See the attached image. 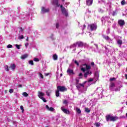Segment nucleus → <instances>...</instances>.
Instances as JSON below:
<instances>
[{"instance_id": "obj_1", "label": "nucleus", "mask_w": 127, "mask_h": 127, "mask_svg": "<svg viewBox=\"0 0 127 127\" xmlns=\"http://www.w3.org/2000/svg\"><path fill=\"white\" fill-rule=\"evenodd\" d=\"M91 69V66L87 65L86 64H83L81 66V70L82 72H86L84 74L85 78H87L88 77V75H91L92 74V71L90 70Z\"/></svg>"}, {"instance_id": "obj_2", "label": "nucleus", "mask_w": 127, "mask_h": 127, "mask_svg": "<svg viewBox=\"0 0 127 127\" xmlns=\"http://www.w3.org/2000/svg\"><path fill=\"white\" fill-rule=\"evenodd\" d=\"M61 10L63 15L66 16V17L69 16V11L68 10V9L63 7L62 5H61Z\"/></svg>"}, {"instance_id": "obj_3", "label": "nucleus", "mask_w": 127, "mask_h": 127, "mask_svg": "<svg viewBox=\"0 0 127 127\" xmlns=\"http://www.w3.org/2000/svg\"><path fill=\"white\" fill-rule=\"evenodd\" d=\"M77 46V48H82L84 46V43L81 41L77 42L76 44L71 45L70 48H74Z\"/></svg>"}, {"instance_id": "obj_4", "label": "nucleus", "mask_w": 127, "mask_h": 127, "mask_svg": "<svg viewBox=\"0 0 127 127\" xmlns=\"http://www.w3.org/2000/svg\"><path fill=\"white\" fill-rule=\"evenodd\" d=\"M87 28L88 29L91 30V31L96 30V29H97V25L95 24H91L90 25H88Z\"/></svg>"}, {"instance_id": "obj_5", "label": "nucleus", "mask_w": 127, "mask_h": 127, "mask_svg": "<svg viewBox=\"0 0 127 127\" xmlns=\"http://www.w3.org/2000/svg\"><path fill=\"white\" fill-rule=\"evenodd\" d=\"M57 90H58L60 92H66L67 91V88H66L64 86H58L57 87Z\"/></svg>"}, {"instance_id": "obj_6", "label": "nucleus", "mask_w": 127, "mask_h": 127, "mask_svg": "<svg viewBox=\"0 0 127 127\" xmlns=\"http://www.w3.org/2000/svg\"><path fill=\"white\" fill-rule=\"evenodd\" d=\"M86 83H87V81H85L82 84L76 83V88L78 89V90H80V88H81V87H83L84 88V87H85V84H86Z\"/></svg>"}, {"instance_id": "obj_7", "label": "nucleus", "mask_w": 127, "mask_h": 127, "mask_svg": "<svg viewBox=\"0 0 127 127\" xmlns=\"http://www.w3.org/2000/svg\"><path fill=\"white\" fill-rule=\"evenodd\" d=\"M61 109L64 114H66V115H70L71 111L65 109L64 107H62Z\"/></svg>"}, {"instance_id": "obj_8", "label": "nucleus", "mask_w": 127, "mask_h": 127, "mask_svg": "<svg viewBox=\"0 0 127 127\" xmlns=\"http://www.w3.org/2000/svg\"><path fill=\"white\" fill-rule=\"evenodd\" d=\"M52 3L53 5H56V6H60V4L58 3V0H52Z\"/></svg>"}, {"instance_id": "obj_9", "label": "nucleus", "mask_w": 127, "mask_h": 127, "mask_svg": "<svg viewBox=\"0 0 127 127\" xmlns=\"http://www.w3.org/2000/svg\"><path fill=\"white\" fill-rule=\"evenodd\" d=\"M49 11V9L45 7H42L41 9L42 13H46V12H48Z\"/></svg>"}, {"instance_id": "obj_10", "label": "nucleus", "mask_w": 127, "mask_h": 127, "mask_svg": "<svg viewBox=\"0 0 127 127\" xmlns=\"http://www.w3.org/2000/svg\"><path fill=\"white\" fill-rule=\"evenodd\" d=\"M110 19V17L108 16H105L104 17L101 19L102 23H105L106 21H108Z\"/></svg>"}, {"instance_id": "obj_11", "label": "nucleus", "mask_w": 127, "mask_h": 127, "mask_svg": "<svg viewBox=\"0 0 127 127\" xmlns=\"http://www.w3.org/2000/svg\"><path fill=\"white\" fill-rule=\"evenodd\" d=\"M45 95V94L42 92L39 91L38 96L40 99H41V98H43V96Z\"/></svg>"}, {"instance_id": "obj_12", "label": "nucleus", "mask_w": 127, "mask_h": 127, "mask_svg": "<svg viewBox=\"0 0 127 127\" xmlns=\"http://www.w3.org/2000/svg\"><path fill=\"white\" fill-rule=\"evenodd\" d=\"M118 24L120 26H124L125 25V20H119L118 21Z\"/></svg>"}, {"instance_id": "obj_13", "label": "nucleus", "mask_w": 127, "mask_h": 127, "mask_svg": "<svg viewBox=\"0 0 127 127\" xmlns=\"http://www.w3.org/2000/svg\"><path fill=\"white\" fill-rule=\"evenodd\" d=\"M98 79H99V77H98V76L95 75L94 79L90 78L88 80V82H92V81H98Z\"/></svg>"}, {"instance_id": "obj_14", "label": "nucleus", "mask_w": 127, "mask_h": 127, "mask_svg": "<svg viewBox=\"0 0 127 127\" xmlns=\"http://www.w3.org/2000/svg\"><path fill=\"white\" fill-rule=\"evenodd\" d=\"M115 83L111 82L110 84V89L111 91H114V88H115Z\"/></svg>"}, {"instance_id": "obj_15", "label": "nucleus", "mask_w": 127, "mask_h": 127, "mask_svg": "<svg viewBox=\"0 0 127 127\" xmlns=\"http://www.w3.org/2000/svg\"><path fill=\"white\" fill-rule=\"evenodd\" d=\"M93 4V0H86V4L87 5H92Z\"/></svg>"}, {"instance_id": "obj_16", "label": "nucleus", "mask_w": 127, "mask_h": 127, "mask_svg": "<svg viewBox=\"0 0 127 127\" xmlns=\"http://www.w3.org/2000/svg\"><path fill=\"white\" fill-rule=\"evenodd\" d=\"M46 109L48 111H50L51 112H53V111H54V108H53V107L49 108V106H48V105H46Z\"/></svg>"}, {"instance_id": "obj_17", "label": "nucleus", "mask_w": 127, "mask_h": 127, "mask_svg": "<svg viewBox=\"0 0 127 127\" xmlns=\"http://www.w3.org/2000/svg\"><path fill=\"white\" fill-rule=\"evenodd\" d=\"M107 122L111 121L112 122V116L111 115H107L106 117Z\"/></svg>"}, {"instance_id": "obj_18", "label": "nucleus", "mask_w": 127, "mask_h": 127, "mask_svg": "<svg viewBox=\"0 0 127 127\" xmlns=\"http://www.w3.org/2000/svg\"><path fill=\"white\" fill-rule=\"evenodd\" d=\"M67 74H74V72H73V70L70 69V68H68L67 70Z\"/></svg>"}, {"instance_id": "obj_19", "label": "nucleus", "mask_w": 127, "mask_h": 127, "mask_svg": "<svg viewBox=\"0 0 127 127\" xmlns=\"http://www.w3.org/2000/svg\"><path fill=\"white\" fill-rule=\"evenodd\" d=\"M118 117H115V116H112L111 117V122H115V121H117L118 120Z\"/></svg>"}, {"instance_id": "obj_20", "label": "nucleus", "mask_w": 127, "mask_h": 127, "mask_svg": "<svg viewBox=\"0 0 127 127\" xmlns=\"http://www.w3.org/2000/svg\"><path fill=\"white\" fill-rule=\"evenodd\" d=\"M53 59H54V60L56 61L57 60H58V56H57V55H56V54L53 55Z\"/></svg>"}, {"instance_id": "obj_21", "label": "nucleus", "mask_w": 127, "mask_h": 127, "mask_svg": "<svg viewBox=\"0 0 127 127\" xmlns=\"http://www.w3.org/2000/svg\"><path fill=\"white\" fill-rule=\"evenodd\" d=\"M28 57V55L25 54L23 55L21 57V59L22 60L26 59V58H27Z\"/></svg>"}, {"instance_id": "obj_22", "label": "nucleus", "mask_w": 127, "mask_h": 127, "mask_svg": "<svg viewBox=\"0 0 127 127\" xmlns=\"http://www.w3.org/2000/svg\"><path fill=\"white\" fill-rule=\"evenodd\" d=\"M122 87H123L122 85H120V86H119V87H117V88H115V89H114V91H115V92H118V91H120V89H121V88H122Z\"/></svg>"}, {"instance_id": "obj_23", "label": "nucleus", "mask_w": 127, "mask_h": 127, "mask_svg": "<svg viewBox=\"0 0 127 127\" xmlns=\"http://www.w3.org/2000/svg\"><path fill=\"white\" fill-rule=\"evenodd\" d=\"M117 43L118 45H120V46H122V44H123V41H122L121 40H118L117 41Z\"/></svg>"}, {"instance_id": "obj_24", "label": "nucleus", "mask_w": 127, "mask_h": 127, "mask_svg": "<svg viewBox=\"0 0 127 127\" xmlns=\"http://www.w3.org/2000/svg\"><path fill=\"white\" fill-rule=\"evenodd\" d=\"M56 97H58L59 96H60V93L59 92V91L58 89L56 91Z\"/></svg>"}, {"instance_id": "obj_25", "label": "nucleus", "mask_w": 127, "mask_h": 127, "mask_svg": "<svg viewBox=\"0 0 127 127\" xmlns=\"http://www.w3.org/2000/svg\"><path fill=\"white\" fill-rule=\"evenodd\" d=\"M46 94L47 95V96H50V94H51V90H47L46 91Z\"/></svg>"}, {"instance_id": "obj_26", "label": "nucleus", "mask_w": 127, "mask_h": 127, "mask_svg": "<svg viewBox=\"0 0 127 127\" xmlns=\"http://www.w3.org/2000/svg\"><path fill=\"white\" fill-rule=\"evenodd\" d=\"M103 38H104V39H105L106 40H111V38H110V37L107 36H103Z\"/></svg>"}, {"instance_id": "obj_27", "label": "nucleus", "mask_w": 127, "mask_h": 127, "mask_svg": "<svg viewBox=\"0 0 127 127\" xmlns=\"http://www.w3.org/2000/svg\"><path fill=\"white\" fill-rule=\"evenodd\" d=\"M10 67L12 70H14L15 69V64H11Z\"/></svg>"}, {"instance_id": "obj_28", "label": "nucleus", "mask_w": 127, "mask_h": 127, "mask_svg": "<svg viewBox=\"0 0 127 127\" xmlns=\"http://www.w3.org/2000/svg\"><path fill=\"white\" fill-rule=\"evenodd\" d=\"M117 14H118V10H115L113 12V16L117 15Z\"/></svg>"}, {"instance_id": "obj_29", "label": "nucleus", "mask_w": 127, "mask_h": 127, "mask_svg": "<svg viewBox=\"0 0 127 127\" xmlns=\"http://www.w3.org/2000/svg\"><path fill=\"white\" fill-rule=\"evenodd\" d=\"M94 125H95L96 127H100V126H101V123L98 122V123H96Z\"/></svg>"}, {"instance_id": "obj_30", "label": "nucleus", "mask_w": 127, "mask_h": 127, "mask_svg": "<svg viewBox=\"0 0 127 127\" xmlns=\"http://www.w3.org/2000/svg\"><path fill=\"white\" fill-rule=\"evenodd\" d=\"M22 95L24 96V97H28V94H27L26 92H23Z\"/></svg>"}, {"instance_id": "obj_31", "label": "nucleus", "mask_w": 127, "mask_h": 127, "mask_svg": "<svg viewBox=\"0 0 127 127\" xmlns=\"http://www.w3.org/2000/svg\"><path fill=\"white\" fill-rule=\"evenodd\" d=\"M18 30L20 32V33H21L23 31V29H22V28H21V27H20L18 28Z\"/></svg>"}, {"instance_id": "obj_32", "label": "nucleus", "mask_w": 127, "mask_h": 127, "mask_svg": "<svg viewBox=\"0 0 127 127\" xmlns=\"http://www.w3.org/2000/svg\"><path fill=\"white\" fill-rule=\"evenodd\" d=\"M98 11L99 12H101V13H103V12H104V10H103V9L100 8L98 9Z\"/></svg>"}, {"instance_id": "obj_33", "label": "nucleus", "mask_w": 127, "mask_h": 127, "mask_svg": "<svg viewBox=\"0 0 127 127\" xmlns=\"http://www.w3.org/2000/svg\"><path fill=\"white\" fill-rule=\"evenodd\" d=\"M98 2L99 3H102V2H104L105 3L106 1H105V0H98Z\"/></svg>"}, {"instance_id": "obj_34", "label": "nucleus", "mask_w": 127, "mask_h": 127, "mask_svg": "<svg viewBox=\"0 0 127 127\" xmlns=\"http://www.w3.org/2000/svg\"><path fill=\"white\" fill-rule=\"evenodd\" d=\"M85 112L86 113H90V112H91V110H90V109H89V108H85Z\"/></svg>"}, {"instance_id": "obj_35", "label": "nucleus", "mask_w": 127, "mask_h": 127, "mask_svg": "<svg viewBox=\"0 0 127 127\" xmlns=\"http://www.w3.org/2000/svg\"><path fill=\"white\" fill-rule=\"evenodd\" d=\"M76 112L78 114H80L81 113V110L79 108H76Z\"/></svg>"}, {"instance_id": "obj_36", "label": "nucleus", "mask_w": 127, "mask_h": 127, "mask_svg": "<svg viewBox=\"0 0 127 127\" xmlns=\"http://www.w3.org/2000/svg\"><path fill=\"white\" fill-rule=\"evenodd\" d=\"M15 46L17 48V49H20V45H18L17 44H16L15 45Z\"/></svg>"}, {"instance_id": "obj_37", "label": "nucleus", "mask_w": 127, "mask_h": 127, "mask_svg": "<svg viewBox=\"0 0 127 127\" xmlns=\"http://www.w3.org/2000/svg\"><path fill=\"white\" fill-rule=\"evenodd\" d=\"M113 81H116V78L113 77L110 79V82H113Z\"/></svg>"}, {"instance_id": "obj_38", "label": "nucleus", "mask_w": 127, "mask_h": 127, "mask_svg": "<svg viewBox=\"0 0 127 127\" xmlns=\"http://www.w3.org/2000/svg\"><path fill=\"white\" fill-rule=\"evenodd\" d=\"M121 4L122 5H125L126 4V1L125 0H123L121 1Z\"/></svg>"}, {"instance_id": "obj_39", "label": "nucleus", "mask_w": 127, "mask_h": 127, "mask_svg": "<svg viewBox=\"0 0 127 127\" xmlns=\"http://www.w3.org/2000/svg\"><path fill=\"white\" fill-rule=\"evenodd\" d=\"M34 61H35V62H39V59L35 58L34 59Z\"/></svg>"}, {"instance_id": "obj_40", "label": "nucleus", "mask_w": 127, "mask_h": 127, "mask_svg": "<svg viewBox=\"0 0 127 127\" xmlns=\"http://www.w3.org/2000/svg\"><path fill=\"white\" fill-rule=\"evenodd\" d=\"M39 76L41 78V79H43V75H42L41 73H39Z\"/></svg>"}, {"instance_id": "obj_41", "label": "nucleus", "mask_w": 127, "mask_h": 127, "mask_svg": "<svg viewBox=\"0 0 127 127\" xmlns=\"http://www.w3.org/2000/svg\"><path fill=\"white\" fill-rule=\"evenodd\" d=\"M79 77L80 79H82V78H83V73H79Z\"/></svg>"}, {"instance_id": "obj_42", "label": "nucleus", "mask_w": 127, "mask_h": 127, "mask_svg": "<svg viewBox=\"0 0 127 127\" xmlns=\"http://www.w3.org/2000/svg\"><path fill=\"white\" fill-rule=\"evenodd\" d=\"M40 99L41 100H42V101H43V102H44V103H46V102H47L46 99H45V98L44 97H42Z\"/></svg>"}, {"instance_id": "obj_43", "label": "nucleus", "mask_w": 127, "mask_h": 127, "mask_svg": "<svg viewBox=\"0 0 127 127\" xmlns=\"http://www.w3.org/2000/svg\"><path fill=\"white\" fill-rule=\"evenodd\" d=\"M29 64H30V65H33V61H30L29 62Z\"/></svg>"}, {"instance_id": "obj_44", "label": "nucleus", "mask_w": 127, "mask_h": 127, "mask_svg": "<svg viewBox=\"0 0 127 127\" xmlns=\"http://www.w3.org/2000/svg\"><path fill=\"white\" fill-rule=\"evenodd\" d=\"M19 39H23L24 37H23V35H20L18 37Z\"/></svg>"}, {"instance_id": "obj_45", "label": "nucleus", "mask_w": 127, "mask_h": 127, "mask_svg": "<svg viewBox=\"0 0 127 127\" xmlns=\"http://www.w3.org/2000/svg\"><path fill=\"white\" fill-rule=\"evenodd\" d=\"M7 48H12V45L9 44L7 46Z\"/></svg>"}, {"instance_id": "obj_46", "label": "nucleus", "mask_w": 127, "mask_h": 127, "mask_svg": "<svg viewBox=\"0 0 127 127\" xmlns=\"http://www.w3.org/2000/svg\"><path fill=\"white\" fill-rule=\"evenodd\" d=\"M20 110H21L22 113H23V112H24V109H23V106H20Z\"/></svg>"}, {"instance_id": "obj_47", "label": "nucleus", "mask_w": 127, "mask_h": 127, "mask_svg": "<svg viewBox=\"0 0 127 127\" xmlns=\"http://www.w3.org/2000/svg\"><path fill=\"white\" fill-rule=\"evenodd\" d=\"M50 38H51V39H52V40H54L55 38H54V36L53 35V34L51 35V36H50Z\"/></svg>"}, {"instance_id": "obj_48", "label": "nucleus", "mask_w": 127, "mask_h": 127, "mask_svg": "<svg viewBox=\"0 0 127 127\" xmlns=\"http://www.w3.org/2000/svg\"><path fill=\"white\" fill-rule=\"evenodd\" d=\"M5 69L6 71H9L8 66L7 65L5 66Z\"/></svg>"}, {"instance_id": "obj_49", "label": "nucleus", "mask_w": 127, "mask_h": 127, "mask_svg": "<svg viewBox=\"0 0 127 127\" xmlns=\"http://www.w3.org/2000/svg\"><path fill=\"white\" fill-rule=\"evenodd\" d=\"M74 63H75V64H76V65H77V66H79V63H78V62H77L76 60H75V61H74Z\"/></svg>"}, {"instance_id": "obj_50", "label": "nucleus", "mask_w": 127, "mask_h": 127, "mask_svg": "<svg viewBox=\"0 0 127 127\" xmlns=\"http://www.w3.org/2000/svg\"><path fill=\"white\" fill-rule=\"evenodd\" d=\"M9 92L10 94H12V93H13V89H10Z\"/></svg>"}, {"instance_id": "obj_51", "label": "nucleus", "mask_w": 127, "mask_h": 127, "mask_svg": "<svg viewBox=\"0 0 127 127\" xmlns=\"http://www.w3.org/2000/svg\"><path fill=\"white\" fill-rule=\"evenodd\" d=\"M56 28H58L59 27V24L58 23L56 24Z\"/></svg>"}, {"instance_id": "obj_52", "label": "nucleus", "mask_w": 127, "mask_h": 127, "mask_svg": "<svg viewBox=\"0 0 127 127\" xmlns=\"http://www.w3.org/2000/svg\"><path fill=\"white\" fill-rule=\"evenodd\" d=\"M86 26L85 25H83L82 26V30H84V29H85V28H86Z\"/></svg>"}, {"instance_id": "obj_53", "label": "nucleus", "mask_w": 127, "mask_h": 127, "mask_svg": "<svg viewBox=\"0 0 127 127\" xmlns=\"http://www.w3.org/2000/svg\"><path fill=\"white\" fill-rule=\"evenodd\" d=\"M64 104H65V105H67V100H64Z\"/></svg>"}, {"instance_id": "obj_54", "label": "nucleus", "mask_w": 127, "mask_h": 127, "mask_svg": "<svg viewBox=\"0 0 127 127\" xmlns=\"http://www.w3.org/2000/svg\"><path fill=\"white\" fill-rule=\"evenodd\" d=\"M76 84H79V79H76Z\"/></svg>"}, {"instance_id": "obj_55", "label": "nucleus", "mask_w": 127, "mask_h": 127, "mask_svg": "<svg viewBox=\"0 0 127 127\" xmlns=\"http://www.w3.org/2000/svg\"><path fill=\"white\" fill-rule=\"evenodd\" d=\"M25 46L26 47H27V46H28V43H26L25 44Z\"/></svg>"}, {"instance_id": "obj_56", "label": "nucleus", "mask_w": 127, "mask_h": 127, "mask_svg": "<svg viewBox=\"0 0 127 127\" xmlns=\"http://www.w3.org/2000/svg\"><path fill=\"white\" fill-rule=\"evenodd\" d=\"M59 76V72L58 71L57 72V77H58Z\"/></svg>"}, {"instance_id": "obj_57", "label": "nucleus", "mask_w": 127, "mask_h": 127, "mask_svg": "<svg viewBox=\"0 0 127 127\" xmlns=\"http://www.w3.org/2000/svg\"><path fill=\"white\" fill-rule=\"evenodd\" d=\"M18 86L19 87V88H21V87H22V85H21V84H19L18 85Z\"/></svg>"}, {"instance_id": "obj_58", "label": "nucleus", "mask_w": 127, "mask_h": 127, "mask_svg": "<svg viewBox=\"0 0 127 127\" xmlns=\"http://www.w3.org/2000/svg\"><path fill=\"white\" fill-rule=\"evenodd\" d=\"M45 76H48L49 75V73H45Z\"/></svg>"}, {"instance_id": "obj_59", "label": "nucleus", "mask_w": 127, "mask_h": 127, "mask_svg": "<svg viewBox=\"0 0 127 127\" xmlns=\"http://www.w3.org/2000/svg\"><path fill=\"white\" fill-rule=\"evenodd\" d=\"M91 65H92V66H93V65H95V63H91Z\"/></svg>"}, {"instance_id": "obj_60", "label": "nucleus", "mask_w": 127, "mask_h": 127, "mask_svg": "<svg viewBox=\"0 0 127 127\" xmlns=\"http://www.w3.org/2000/svg\"><path fill=\"white\" fill-rule=\"evenodd\" d=\"M69 2H66L65 4H66V5H68V4H69Z\"/></svg>"}, {"instance_id": "obj_61", "label": "nucleus", "mask_w": 127, "mask_h": 127, "mask_svg": "<svg viewBox=\"0 0 127 127\" xmlns=\"http://www.w3.org/2000/svg\"><path fill=\"white\" fill-rule=\"evenodd\" d=\"M125 77H126V79H127V74H125Z\"/></svg>"}, {"instance_id": "obj_62", "label": "nucleus", "mask_w": 127, "mask_h": 127, "mask_svg": "<svg viewBox=\"0 0 127 127\" xmlns=\"http://www.w3.org/2000/svg\"><path fill=\"white\" fill-rule=\"evenodd\" d=\"M60 76H61V77H62V76H63V74L62 73H61V74H60Z\"/></svg>"}, {"instance_id": "obj_63", "label": "nucleus", "mask_w": 127, "mask_h": 127, "mask_svg": "<svg viewBox=\"0 0 127 127\" xmlns=\"http://www.w3.org/2000/svg\"><path fill=\"white\" fill-rule=\"evenodd\" d=\"M105 48L106 50H107L108 49V48H107V47H105Z\"/></svg>"}, {"instance_id": "obj_64", "label": "nucleus", "mask_w": 127, "mask_h": 127, "mask_svg": "<svg viewBox=\"0 0 127 127\" xmlns=\"http://www.w3.org/2000/svg\"><path fill=\"white\" fill-rule=\"evenodd\" d=\"M95 46L96 47V48H98V45H95Z\"/></svg>"}]
</instances>
